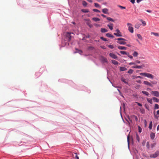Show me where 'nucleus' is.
Returning <instances> with one entry per match:
<instances>
[{
    "instance_id": "c03bdc74",
    "label": "nucleus",
    "mask_w": 159,
    "mask_h": 159,
    "mask_svg": "<svg viewBox=\"0 0 159 159\" xmlns=\"http://www.w3.org/2000/svg\"><path fill=\"white\" fill-rule=\"evenodd\" d=\"M100 39L102 40L105 41H107V39L105 38H104L103 37H100Z\"/></svg>"
},
{
    "instance_id": "4468645a",
    "label": "nucleus",
    "mask_w": 159,
    "mask_h": 159,
    "mask_svg": "<svg viewBox=\"0 0 159 159\" xmlns=\"http://www.w3.org/2000/svg\"><path fill=\"white\" fill-rule=\"evenodd\" d=\"M119 49L120 50H126L127 48L125 47L119 46L118 47Z\"/></svg>"
},
{
    "instance_id": "e433bc0d",
    "label": "nucleus",
    "mask_w": 159,
    "mask_h": 159,
    "mask_svg": "<svg viewBox=\"0 0 159 159\" xmlns=\"http://www.w3.org/2000/svg\"><path fill=\"white\" fill-rule=\"evenodd\" d=\"M146 147L148 149H150V144L148 142H147L146 144Z\"/></svg>"
},
{
    "instance_id": "72a5a7b5",
    "label": "nucleus",
    "mask_w": 159,
    "mask_h": 159,
    "mask_svg": "<svg viewBox=\"0 0 159 159\" xmlns=\"http://www.w3.org/2000/svg\"><path fill=\"white\" fill-rule=\"evenodd\" d=\"M107 20H108L110 21H111L113 22H114V20L112 18H111L110 17H107Z\"/></svg>"
},
{
    "instance_id": "4c0bfd02",
    "label": "nucleus",
    "mask_w": 159,
    "mask_h": 159,
    "mask_svg": "<svg viewBox=\"0 0 159 159\" xmlns=\"http://www.w3.org/2000/svg\"><path fill=\"white\" fill-rule=\"evenodd\" d=\"M120 52L121 54H122L126 55H127V53H128V52H126L124 51H120Z\"/></svg>"
},
{
    "instance_id": "7ed1b4c3",
    "label": "nucleus",
    "mask_w": 159,
    "mask_h": 159,
    "mask_svg": "<svg viewBox=\"0 0 159 159\" xmlns=\"http://www.w3.org/2000/svg\"><path fill=\"white\" fill-rule=\"evenodd\" d=\"M127 25L128 26V30L129 31L132 33L134 32L133 28L132 27V25L130 23H128Z\"/></svg>"
},
{
    "instance_id": "69168bd1",
    "label": "nucleus",
    "mask_w": 159,
    "mask_h": 159,
    "mask_svg": "<svg viewBox=\"0 0 159 159\" xmlns=\"http://www.w3.org/2000/svg\"><path fill=\"white\" fill-rule=\"evenodd\" d=\"M87 1L89 2L92 3V0H87Z\"/></svg>"
},
{
    "instance_id": "412c9836",
    "label": "nucleus",
    "mask_w": 159,
    "mask_h": 159,
    "mask_svg": "<svg viewBox=\"0 0 159 159\" xmlns=\"http://www.w3.org/2000/svg\"><path fill=\"white\" fill-rule=\"evenodd\" d=\"M156 142H154V143L151 144L150 145L151 148H152L153 147H154L155 145H156Z\"/></svg>"
},
{
    "instance_id": "cd10ccee",
    "label": "nucleus",
    "mask_w": 159,
    "mask_h": 159,
    "mask_svg": "<svg viewBox=\"0 0 159 159\" xmlns=\"http://www.w3.org/2000/svg\"><path fill=\"white\" fill-rule=\"evenodd\" d=\"M151 34L155 35L156 36L159 37V34L157 33L151 32Z\"/></svg>"
},
{
    "instance_id": "3c124183",
    "label": "nucleus",
    "mask_w": 159,
    "mask_h": 159,
    "mask_svg": "<svg viewBox=\"0 0 159 159\" xmlns=\"http://www.w3.org/2000/svg\"><path fill=\"white\" fill-rule=\"evenodd\" d=\"M136 63H135V62H130L129 63V65H136Z\"/></svg>"
},
{
    "instance_id": "4d7b16f0",
    "label": "nucleus",
    "mask_w": 159,
    "mask_h": 159,
    "mask_svg": "<svg viewBox=\"0 0 159 159\" xmlns=\"http://www.w3.org/2000/svg\"><path fill=\"white\" fill-rule=\"evenodd\" d=\"M136 103L140 107H142V105L141 103H140L138 102H136Z\"/></svg>"
},
{
    "instance_id": "864d4df0",
    "label": "nucleus",
    "mask_w": 159,
    "mask_h": 159,
    "mask_svg": "<svg viewBox=\"0 0 159 159\" xmlns=\"http://www.w3.org/2000/svg\"><path fill=\"white\" fill-rule=\"evenodd\" d=\"M118 7H120L121 9H125V7H123V6H120V5H119Z\"/></svg>"
},
{
    "instance_id": "6ab92c4d",
    "label": "nucleus",
    "mask_w": 159,
    "mask_h": 159,
    "mask_svg": "<svg viewBox=\"0 0 159 159\" xmlns=\"http://www.w3.org/2000/svg\"><path fill=\"white\" fill-rule=\"evenodd\" d=\"M87 24L89 26L90 28H92L93 27V25H92L90 23V21H89L87 23Z\"/></svg>"
},
{
    "instance_id": "473e14b6",
    "label": "nucleus",
    "mask_w": 159,
    "mask_h": 159,
    "mask_svg": "<svg viewBox=\"0 0 159 159\" xmlns=\"http://www.w3.org/2000/svg\"><path fill=\"white\" fill-rule=\"evenodd\" d=\"M140 21H141L142 24H143V26H144L146 25V23L145 21L141 19L140 20Z\"/></svg>"
},
{
    "instance_id": "c85d7f7f",
    "label": "nucleus",
    "mask_w": 159,
    "mask_h": 159,
    "mask_svg": "<svg viewBox=\"0 0 159 159\" xmlns=\"http://www.w3.org/2000/svg\"><path fill=\"white\" fill-rule=\"evenodd\" d=\"M152 99L157 102H159V99L156 98H153Z\"/></svg>"
},
{
    "instance_id": "f03ea898",
    "label": "nucleus",
    "mask_w": 159,
    "mask_h": 159,
    "mask_svg": "<svg viewBox=\"0 0 159 159\" xmlns=\"http://www.w3.org/2000/svg\"><path fill=\"white\" fill-rule=\"evenodd\" d=\"M118 41L117 42V43L120 44L125 45L126 43L124 41H126V40L123 38H119L116 39Z\"/></svg>"
},
{
    "instance_id": "f257e3e1",
    "label": "nucleus",
    "mask_w": 159,
    "mask_h": 159,
    "mask_svg": "<svg viewBox=\"0 0 159 159\" xmlns=\"http://www.w3.org/2000/svg\"><path fill=\"white\" fill-rule=\"evenodd\" d=\"M139 74L141 75L151 79H153L154 78V76L150 73H139Z\"/></svg>"
},
{
    "instance_id": "39448f33",
    "label": "nucleus",
    "mask_w": 159,
    "mask_h": 159,
    "mask_svg": "<svg viewBox=\"0 0 159 159\" xmlns=\"http://www.w3.org/2000/svg\"><path fill=\"white\" fill-rule=\"evenodd\" d=\"M159 155V152L158 151H157L154 154H152L150 155V157L155 158L158 156Z\"/></svg>"
},
{
    "instance_id": "6e6d98bb",
    "label": "nucleus",
    "mask_w": 159,
    "mask_h": 159,
    "mask_svg": "<svg viewBox=\"0 0 159 159\" xmlns=\"http://www.w3.org/2000/svg\"><path fill=\"white\" fill-rule=\"evenodd\" d=\"M141 62L140 61H139V60H136L135 62V63H136V64L137 63H138V64H140V63Z\"/></svg>"
},
{
    "instance_id": "5fc2aeb1",
    "label": "nucleus",
    "mask_w": 159,
    "mask_h": 159,
    "mask_svg": "<svg viewBox=\"0 0 159 159\" xmlns=\"http://www.w3.org/2000/svg\"><path fill=\"white\" fill-rule=\"evenodd\" d=\"M146 140H144L143 142H142V145L143 146H144L145 145V143H146Z\"/></svg>"
},
{
    "instance_id": "49530a36",
    "label": "nucleus",
    "mask_w": 159,
    "mask_h": 159,
    "mask_svg": "<svg viewBox=\"0 0 159 159\" xmlns=\"http://www.w3.org/2000/svg\"><path fill=\"white\" fill-rule=\"evenodd\" d=\"M142 129L140 126H138V130L139 133H141L142 132Z\"/></svg>"
},
{
    "instance_id": "de8ad7c7",
    "label": "nucleus",
    "mask_w": 159,
    "mask_h": 159,
    "mask_svg": "<svg viewBox=\"0 0 159 159\" xmlns=\"http://www.w3.org/2000/svg\"><path fill=\"white\" fill-rule=\"evenodd\" d=\"M108 48H109L111 49H113L114 48V46L113 45H108Z\"/></svg>"
},
{
    "instance_id": "2f4dec72",
    "label": "nucleus",
    "mask_w": 159,
    "mask_h": 159,
    "mask_svg": "<svg viewBox=\"0 0 159 159\" xmlns=\"http://www.w3.org/2000/svg\"><path fill=\"white\" fill-rule=\"evenodd\" d=\"M131 117L133 118H134L135 120L136 121H137L138 120V118L137 117V116L134 115H132V116H131Z\"/></svg>"
},
{
    "instance_id": "79ce46f5",
    "label": "nucleus",
    "mask_w": 159,
    "mask_h": 159,
    "mask_svg": "<svg viewBox=\"0 0 159 159\" xmlns=\"http://www.w3.org/2000/svg\"><path fill=\"white\" fill-rule=\"evenodd\" d=\"M127 55L128 56V57H129L130 59H133V56H132L130 55L129 53H128V52L127 53Z\"/></svg>"
},
{
    "instance_id": "0e129e2a",
    "label": "nucleus",
    "mask_w": 159,
    "mask_h": 159,
    "mask_svg": "<svg viewBox=\"0 0 159 159\" xmlns=\"http://www.w3.org/2000/svg\"><path fill=\"white\" fill-rule=\"evenodd\" d=\"M146 11L147 12H149V13H151L152 12L151 11V10H146Z\"/></svg>"
},
{
    "instance_id": "e2e57ef3",
    "label": "nucleus",
    "mask_w": 159,
    "mask_h": 159,
    "mask_svg": "<svg viewBox=\"0 0 159 159\" xmlns=\"http://www.w3.org/2000/svg\"><path fill=\"white\" fill-rule=\"evenodd\" d=\"M75 158H76L77 159H79L78 156L77 155V154H76L75 156Z\"/></svg>"
},
{
    "instance_id": "603ef678",
    "label": "nucleus",
    "mask_w": 159,
    "mask_h": 159,
    "mask_svg": "<svg viewBox=\"0 0 159 159\" xmlns=\"http://www.w3.org/2000/svg\"><path fill=\"white\" fill-rule=\"evenodd\" d=\"M138 78H140V79H142V77L140 76H134V79H137Z\"/></svg>"
},
{
    "instance_id": "5701e85b",
    "label": "nucleus",
    "mask_w": 159,
    "mask_h": 159,
    "mask_svg": "<svg viewBox=\"0 0 159 159\" xmlns=\"http://www.w3.org/2000/svg\"><path fill=\"white\" fill-rule=\"evenodd\" d=\"M138 53L136 51H134L133 54V56L134 57H137L138 55Z\"/></svg>"
},
{
    "instance_id": "aec40b11",
    "label": "nucleus",
    "mask_w": 159,
    "mask_h": 159,
    "mask_svg": "<svg viewBox=\"0 0 159 159\" xmlns=\"http://www.w3.org/2000/svg\"><path fill=\"white\" fill-rule=\"evenodd\" d=\"M92 20L96 22L99 21L100 20L97 17H93L92 18Z\"/></svg>"
},
{
    "instance_id": "b1692460",
    "label": "nucleus",
    "mask_w": 159,
    "mask_h": 159,
    "mask_svg": "<svg viewBox=\"0 0 159 159\" xmlns=\"http://www.w3.org/2000/svg\"><path fill=\"white\" fill-rule=\"evenodd\" d=\"M140 25H141L140 24L138 23H137L135 25V27L137 29H139V27H140Z\"/></svg>"
},
{
    "instance_id": "13d9d810",
    "label": "nucleus",
    "mask_w": 159,
    "mask_h": 159,
    "mask_svg": "<svg viewBox=\"0 0 159 159\" xmlns=\"http://www.w3.org/2000/svg\"><path fill=\"white\" fill-rule=\"evenodd\" d=\"M94 26L97 27H99L100 26V25L98 24H94Z\"/></svg>"
},
{
    "instance_id": "ea45409f",
    "label": "nucleus",
    "mask_w": 159,
    "mask_h": 159,
    "mask_svg": "<svg viewBox=\"0 0 159 159\" xmlns=\"http://www.w3.org/2000/svg\"><path fill=\"white\" fill-rule=\"evenodd\" d=\"M81 11L84 13H87L89 12V11L87 9H82Z\"/></svg>"
},
{
    "instance_id": "c9c22d12",
    "label": "nucleus",
    "mask_w": 159,
    "mask_h": 159,
    "mask_svg": "<svg viewBox=\"0 0 159 159\" xmlns=\"http://www.w3.org/2000/svg\"><path fill=\"white\" fill-rule=\"evenodd\" d=\"M137 36L138 38L141 40H142V37L141 35L139 34H137Z\"/></svg>"
},
{
    "instance_id": "bb28decb",
    "label": "nucleus",
    "mask_w": 159,
    "mask_h": 159,
    "mask_svg": "<svg viewBox=\"0 0 159 159\" xmlns=\"http://www.w3.org/2000/svg\"><path fill=\"white\" fill-rule=\"evenodd\" d=\"M107 31V30L105 28H102L101 29V32L102 33H105Z\"/></svg>"
},
{
    "instance_id": "4be33fe9",
    "label": "nucleus",
    "mask_w": 159,
    "mask_h": 159,
    "mask_svg": "<svg viewBox=\"0 0 159 159\" xmlns=\"http://www.w3.org/2000/svg\"><path fill=\"white\" fill-rule=\"evenodd\" d=\"M120 70L121 71H125L127 70V69L125 67H121L120 68Z\"/></svg>"
},
{
    "instance_id": "7c9ffc66",
    "label": "nucleus",
    "mask_w": 159,
    "mask_h": 159,
    "mask_svg": "<svg viewBox=\"0 0 159 159\" xmlns=\"http://www.w3.org/2000/svg\"><path fill=\"white\" fill-rule=\"evenodd\" d=\"M147 100L148 102H149V103H150V104H152V99H149L148 98H147Z\"/></svg>"
},
{
    "instance_id": "a18cd8bd",
    "label": "nucleus",
    "mask_w": 159,
    "mask_h": 159,
    "mask_svg": "<svg viewBox=\"0 0 159 159\" xmlns=\"http://www.w3.org/2000/svg\"><path fill=\"white\" fill-rule=\"evenodd\" d=\"M133 72V70L132 69H129L128 73L129 74H132Z\"/></svg>"
},
{
    "instance_id": "f3484780",
    "label": "nucleus",
    "mask_w": 159,
    "mask_h": 159,
    "mask_svg": "<svg viewBox=\"0 0 159 159\" xmlns=\"http://www.w3.org/2000/svg\"><path fill=\"white\" fill-rule=\"evenodd\" d=\"M112 63L113 64L115 65H117L119 64V62L114 60H113L111 61Z\"/></svg>"
},
{
    "instance_id": "20e7f679",
    "label": "nucleus",
    "mask_w": 159,
    "mask_h": 159,
    "mask_svg": "<svg viewBox=\"0 0 159 159\" xmlns=\"http://www.w3.org/2000/svg\"><path fill=\"white\" fill-rule=\"evenodd\" d=\"M71 34H73V33H67L66 34V39L68 41H70L72 38L71 35Z\"/></svg>"
},
{
    "instance_id": "dca6fc26",
    "label": "nucleus",
    "mask_w": 159,
    "mask_h": 159,
    "mask_svg": "<svg viewBox=\"0 0 159 159\" xmlns=\"http://www.w3.org/2000/svg\"><path fill=\"white\" fill-rule=\"evenodd\" d=\"M106 35L108 37L111 38H114V36L113 35L109 33H107Z\"/></svg>"
},
{
    "instance_id": "9d476101",
    "label": "nucleus",
    "mask_w": 159,
    "mask_h": 159,
    "mask_svg": "<svg viewBox=\"0 0 159 159\" xmlns=\"http://www.w3.org/2000/svg\"><path fill=\"white\" fill-rule=\"evenodd\" d=\"M143 83L144 84L148 85L151 87H152V85L149 82L147 81H143Z\"/></svg>"
},
{
    "instance_id": "338daca9",
    "label": "nucleus",
    "mask_w": 159,
    "mask_h": 159,
    "mask_svg": "<svg viewBox=\"0 0 159 159\" xmlns=\"http://www.w3.org/2000/svg\"><path fill=\"white\" fill-rule=\"evenodd\" d=\"M157 131L159 130V125H158L157 128Z\"/></svg>"
},
{
    "instance_id": "2eb2a0df",
    "label": "nucleus",
    "mask_w": 159,
    "mask_h": 159,
    "mask_svg": "<svg viewBox=\"0 0 159 159\" xmlns=\"http://www.w3.org/2000/svg\"><path fill=\"white\" fill-rule=\"evenodd\" d=\"M113 24L111 23H110L107 25V26L109 28V29L111 30H112L113 29Z\"/></svg>"
},
{
    "instance_id": "a19ab883",
    "label": "nucleus",
    "mask_w": 159,
    "mask_h": 159,
    "mask_svg": "<svg viewBox=\"0 0 159 159\" xmlns=\"http://www.w3.org/2000/svg\"><path fill=\"white\" fill-rule=\"evenodd\" d=\"M136 139L138 141V142H139L140 138H139V136L137 134H136Z\"/></svg>"
},
{
    "instance_id": "58836bf2",
    "label": "nucleus",
    "mask_w": 159,
    "mask_h": 159,
    "mask_svg": "<svg viewBox=\"0 0 159 159\" xmlns=\"http://www.w3.org/2000/svg\"><path fill=\"white\" fill-rule=\"evenodd\" d=\"M140 111L141 113L144 114L145 113V110H144L142 108L140 109Z\"/></svg>"
},
{
    "instance_id": "0eeeda50",
    "label": "nucleus",
    "mask_w": 159,
    "mask_h": 159,
    "mask_svg": "<svg viewBox=\"0 0 159 159\" xmlns=\"http://www.w3.org/2000/svg\"><path fill=\"white\" fill-rule=\"evenodd\" d=\"M152 94H153L154 96L156 97H159V93L158 91H152L151 92Z\"/></svg>"
},
{
    "instance_id": "680f3d73",
    "label": "nucleus",
    "mask_w": 159,
    "mask_h": 159,
    "mask_svg": "<svg viewBox=\"0 0 159 159\" xmlns=\"http://www.w3.org/2000/svg\"><path fill=\"white\" fill-rule=\"evenodd\" d=\"M101 16L104 17H105V18L106 17V16H105V15H104V14H102L101 15Z\"/></svg>"
},
{
    "instance_id": "bf43d9fd",
    "label": "nucleus",
    "mask_w": 159,
    "mask_h": 159,
    "mask_svg": "<svg viewBox=\"0 0 159 159\" xmlns=\"http://www.w3.org/2000/svg\"><path fill=\"white\" fill-rule=\"evenodd\" d=\"M136 82L138 83H140V84L141 83V81L140 80H136Z\"/></svg>"
},
{
    "instance_id": "9b49d317",
    "label": "nucleus",
    "mask_w": 159,
    "mask_h": 159,
    "mask_svg": "<svg viewBox=\"0 0 159 159\" xmlns=\"http://www.w3.org/2000/svg\"><path fill=\"white\" fill-rule=\"evenodd\" d=\"M132 68H133L141 69L142 68V66H141L135 65L132 66Z\"/></svg>"
},
{
    "instance_id": "423d86ee",
    "label": "nucleus",
    "mask_w": 159,
    "mask_h": 159,
    "mask_svg": "<svg viewBox=\"0 0 159 159\" xmlns=\"http://www.w3.org/2000/svg\"><path fill=\"white\" fill-rule=\"evenodd\" d=\"M116 33H114V35L117 37H121L122 36L121 33L119 29H116Z\"/></svg>"
},
{
    "instance_id": "393cba45",
    "label": "nucleus",
    "mask_w": 159,
    "mask_h": 159,
    "mask_svg": "<svg viewBox=\"0 0 159 159\" xmlns=\"http://www.w3.org/2000/svg\"><path fill=\"white\" fill-rule=\"evenodd\" d=\"M103 62H107V59L105 57H102L101 58Z\"/></svg>"
},
{
    "instance_id": "1a4fd4ad",
    "label": "nucleus",
    "mask_w": 159,
    "mask_h": 159,
    "mask_svg": "<svg viewBox=\"0 0 159 159\" xmlns=\"http://www.w3.org/2000/svg\"><path fill=\"white\" fill-rule=\"evenodd\" d=\"M153 113H154V117L156 118L157 119L159 118V110H158L157 111V114H156L155 111Z\"/></svg>"
},
{
    "instance_id": "774afa93",
    "label": "nucleus",
    "mask_w": 159,
    "mask_h": 159,
    "mask_svg": "<svg viewBox=\"0 0 159 159\" xmlns=\"http://www.w3.org/2000/svg\"><path fill=\"white\" fill-rule=\"evenodd\" d=\"M82 51H81V50H79V53H80V54H81V53H82Z\"/></svg>"
},
{
    "instance_id": "c756f323",
    "label": "nucleus",
    "mask_w": 159,
    "mask_h": 159,
    "mask_svg": "<svg viewBox=\"0 0 159 159\" xmlns=\"http://www.w3.org/2000/svg\"><path fill=\"white\" fill-rule=\"evenodd\" d=\"M94 4L95 7H96L101 8V7L100 6V5L98 3H94Z\"/></svg>"
},
{
    "instance_id": "a211bd4d",
    "label": "nucleus",
    "mask_w": 159,
    "mask_h": 159,
    "mask_svg": "<svg viewBox=\"0 0 159 159\" xmlns=\"http://www.w3.org/2000/svg\"><path fill=\"white\" fill-rule=\"evenodd\" d=\"M142 92L144 95H146V96H148L149 95V93L147 91H142Z\"/></svg>"
},
{
    "instance_id": "052dcab7",
    "label": "nucleus",
    "mask_w": 159,
    "mask_h": 159,
    "mask_svg": "<svg viewBox=\"0 0 159 159\" xmlns=\"http://www.w3.org/2000/svg\"><path fill=\"white\" fill-rule=\"evenodd\" d=\"M135 0H131L130 2L134 4L135 2Z\"/></svg>"
},
{
    "instance_id": "8fccbe9b",
    "label": "nucleus",
    "mask_w": 159,
    "mask_h": 159,
    "mask_svg": "<svg viewBox=\"0 0 159 159\" xmlns=\"http://www.w3.org/2000/svg\"><path fill=\"white\" fill-rule=\"evenodd\" d=\"M93 11H94V12H100V11L99 10H98V9H93Z\"/></svg>"
},
{
    "instance_id": "a878e982",
    "label": "nucleus",
    "mask_w": 159,
    "mask_h": 159,
    "mask_svg": "<svg viewBox=\"0 0 159 159\" xmlns=\"http://www.w3.org/2000/svg\"><path fill=\"white\" fill-rule=\"evenodd\" d=\"M152 121H151L150 122L149 126V128L150 129H151L152 128Z\"/></svg>"
},
{
    "instance_id": "6e6552de",
    "label": "nucleus",
    "mask_w": 159,
    "mask_h": 159,
    "mask_svg": "<svg viewBox=\"0 0 159 159\" xmlns=\"http://www.w3.org/2000/svg\"><path fill=\"white\" fill-rule=\"evenodd\" d=\"M109 56L110 57H111L112 58H113L114 59H117V56L114 53H110L109 54Z\"/></svg>"
},
{
    "instance_id": "f704fd0d",
    "label": "nucleus",
    "mask_w": 159,
    "mask_h": 159,
    "mask_svg": "<svg viewBox=\"0 0 159 159\" xmlns=\"http://www.w3.org/2000/svg\"><path fill=\"white\" fill-rule=\"evenodd\" d=\"M159 108V106L158 104H155L154 109H158Z\"/></svg>"
},
{
    "instance_id": "f8f14e48",
    "label": "nucleus",
    "mask_w": 159,
    "mask_h": 159,
    "mask_svg": "<svg viewBox=\"0 0 159 159\" xmlns=\"http://www.w3.org/2000/svg\"><path fill=\"white\" fill-rule=\"evenodd\" d=\"M108 9L107 8H104L102 9V12L104 14H108Z\"/></svg>"
},
{
    "instance_id": "09e8293b",
    "label": "nucleus",
    "mask_w": 159,
    "mask_h": 159,
    "mask_svg": "<svg viewBox=\"0 0 159 159\" xmlns=\"http://www.w3.org/2000/svg\"><path fill=\"white\" fill-rule=\"evenodd\" d=\"M121 80L123 82H124L126 84H127L128 83L126 82V80L125 79H124L123 78H122L121 79Z\"/></svg>"
},
{
    "instance_id": "37998d69",
    "label": "nucleus",
    "mask_w": 159,
    "mask_h": 159,
    "mask_svg": "<svg viewBox=\"0 0 159 159\" xmlns=\"http://www.w3.org/2000/svg\"><path fill=\"white\" fill-rule=\"evenodd\" d=\"M82 4L84 6H86L87 5V3L85 1H83Z\"/></svg>"
},
{
    "instance_id": "ddd939ff",
    "label": "nucleus",
    "mask_w": 159,
    "mask_h": 159,
    "mask_svg": "<svg viewBox=\"0 0 159 159\" xmlns=\"http://www.w3.org/2000/svg\"><path fill=\"white\" fill-rule=\"evenodd\" d=\"M150 137L152 139H153L155 137V134L153 133H151L150 134Z\"/></svg>"
}]
</instances>
